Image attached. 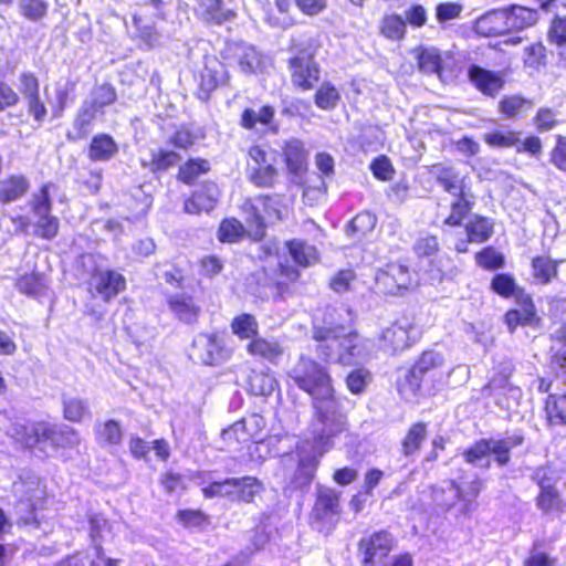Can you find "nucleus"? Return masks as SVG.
<instances>
[{"mask_svg": "<svg viewBox=\"0 0 566 566\" xmlns=\"http://www.w3.org/2000/svg\"><path fill=\"white\" fill-rule=\"evenodd\" d=\"M321 458L315 452L313 457L300 459L298 467L291 482L294 489L303 490L311 485Z\"/></svg>", "mask_w": 566, "mask_h": 566, "instance_id": "obj_33", "label": "nucleus"}, {"mask_svg": "<svg viewBox=\"0 0 566 566\" xmlns=\"http://www.w3.org/2000/svg\"><path fill=\"white\" fill-rule=\"evenodd\" d=\"M149 155V159L144 160L143 166L153 172L166 171L181 160L179 154L164 148L153 149Z\"/></svg>", "mask_w": 566, "mask_h": 566, "instance_id": "obj_34", "label": "nucleus"}, {"mask_svg": "<svg viewBox=\"0 0 566 566\" xmlns=\"http://www.w3.org/2000/svg\"><path fill=\"white\" fill-rule=\"evenodd\" d=\"M289 67L293 85L302 91L312 90L319 80V67L310 48L296 51L289 60Z\"/></svg>", "mask_w": 566, "mask_h": 566, "instance_id": "obj_8", "label": "nucleus"}, {"mask_svg": "<svg viewBox=\"0 0 566 566\" xmlns=\"http://www.w3.org/2000/svg\"><path fill=\"white\" fill-rule=\"evenodd\" d=\"M134 25L137 29L138 38L142 41V45L145 49H153L160 44V34L151 25H144L140 17L133 15Z\"/></svg>", "mask_w": 566, "mask_h": 566, "instance_id": "obj_57", "label": "nucleus"}, {"mask_svg": "<svg viewBox=\"0 0 566 566\" xmlns=\"http://www.w3.org/2000/svg\"><path fill=\"white\" fill-rule=\"evenodd\" d=\"M115 99H116V92L111 85L103 84V85L96 87L93 93V106L92 107L94 109L91 113H88V109L84 111L83 116L87 115L88 118L83 119V124L85 122H90L94 117L96 108H102L104 106H107V105L114 103Z\"/></svg>", "mask_w": 566, "mask_h": 566, "instance_id": "obj_50", "label": "nucleus"}, {"mask_svg": "<svg viewBox=\"0 0 566 566\" xmlns=\"http://www.w3.org/2000/svg\"><path fill=\"white\" fill-rule=\"evenodd\" d=\"M339 514V494L326 486H318L316 501L310 515V523L319 533L328 534Z\"/></svg>", "mask_w": 566, "mask_h": 566, "instance_id": "obj_7", "label": "nucleus"}, {"mask_svg": "<svg viewBox=\"0 0 566 566\" xmlns=\"http://www.w3.org/2000/svg\"><path fill=\"white\" fill-rule=\"evenodd\" d=\"M263 418L259 415L234 422L230 428L223 430L224 439L234 438L239 442L258 439L260 429L263 427Z\"/></svg>", "mask_w": 566, "mask_h": 566, "instance_id": "obj_21", "label": "nucleus"}, {"mask_svg": "<svg viewBox=\"0 0 566 566\" xmlns=\"http://www.w3.org/2000/svg\"><path fill=\"white\" fill-rule=\"evenodd\" d=\"M14 490L21 495V501H25L32 510H36L38 502L44 495V489L38 479L14 483Z\"/></svg>", "mask_w": 566, "mask_h": 566, "instance_id": "obj_39", "label": "nucleus"}, {"mask_svg": "<svg viewBox=\"0 0 566 566\" xmlns=\"http://www.w3.org/2000/svg\"><path fill=\"white\" fill-rule=\"evenodd\" d=\"M483 140L492 148H511L517 146L518 133L509 129H495L485 133Z\"/></svg>", "mask_w": 566, "mask_h": 566, "instance_id": "obj_41", "label": "nucleus"}, {"mask_svg": "<svg viewBox=\"0 0 566 566\" xmlns=\"http://www.w3.org/2000/svg\"><path fill=\"white\" fill-rule=\"evenodd\" d=\"M380 32L390 40H400L406 33V21L398 14L386 15L381 21Z\"/></svg>", "mask_w": 566, "mask_h": 566, "instance_id": "obj_52", "label": "nucleus"}, {"mask_svg": "<svg viewBox=\"0 0 566 566\" xmlns=\"http://www.w3.org/2000/svg\"><path fill=\"white\" fill-rule=\"evenodd\" d=\"M286 247L293 261L302 268H308L318 261L317 249L303 240H291L286 242Z\"/></svg>", "mask_w": 566, "mask_h": 566, "instance_id": "obj_29", "label": "nucleus"}, {"mask_svg": "<svg viewBox=\"0 0 566 566\" xmlns=\"http://www.w3.org/2000/svg\"><path fill=\"white\" fill-rule=\"evenodd\" d=\"M430 174L443 190L452 197L471 189L468 177L462 176L453 167L436 164L431 166Z\"/></svg>", "mask_w": 566, "mask_h": 566, "instance_id": "obj_14", "label": "nucleus"}, {"mask_svg": "<svg viewBox=\"0 0 566 566\" xmlns=\"http://www.w3.org/2000/svg\"><path fill=\"white\" fill-rule=\"evenodd\" d=\"M289 376L301 390L312 397V400L335 391L326 368L310 357L301 356L289 371Z\"/></svg>", "mask_w": 566, "mask_h": 566, "instance_id": "obj_4", "label": "nucleus"}, {"mask_svg": "<svg viewBox=\"0 0 566 566\" xmlns=\"http://www.w3.org/2000/svg\"><path fill=\"white\" fill-rule=\"evenodd\" d=\"M263 489V483L254 476L235 478L234 501L251 503Z\"/></svg>", "mask_w": 566, "mask_h": 566, "instance_id": "obj_37", "label": "nucleus"}, {"mask_svg": "<svg viewBox=\"0 0 566 566\" xmlns=\"http://www.w3.org/2000/svg\"><path fill=\"white\" fill-rule=\"evenodd\" d=\"M272 197H259L253 202H247L244 209L247 212V233L253 239L259 240L264 234L265 228V216L261 208H266L270 203H273Z\"/></svg>", "mask_w": 566, "mask_h": 566, "instance_id": "obj_17", "label": "nucleus"}, {"mask_svg": "<svg viewBox=\"0 0 566 566\" xmlns=\"http://www.w3.org/2000/svg\"><path fill=\"white\" fill-rule=\"evenodd\" d=\"M355 280L356 275L353 270H340L331 279L329 286L336 293H344L350 289Z\"/></svg>", "mask_w": 566, "mask_h": 566, "instance_id": "obj_64", "label": "nucleus"}, {"mask_svg": "<svg viewBox=\"0 0 566 566\" xmlns=\"http://www.w3.org/2000/svg\"><path fill=\"white\" fill-rule=\"evenodd\" d=\"M394 547V538L386 531L375 532L359 541L358 551L363 556V566H381Z\"/></svg>", "mask_w": 566, "mask_h": 566, "instance_id": "obj_10", "label": "nucleus"}, {"mask_svg": "<svg viewBox=\"0 0 566 566\" xmlns=\"http://www.w3.org/2000/svg\"><path fill=\"white\" fill-rule=\"evenodd\" d=\"M469 77L480 92L489 96H495L504 85V81L499 74L478 65H472L469 69Z\"/></svg>", "mask_w": 566, "mask_h": 566, "instance_id": "obj_20", "label": "nucleus"}, {"mask_svg": "<svg viewBox=\"0 0 566 566\" xmlns=\"http://www.w3.org/2000/svg\"><path fill=\"white\" fill-rule=\"evenodd\" d=\"M285 164L289 172L297 175L305 168L307 154L304 144L298 139H291L284 146Z\"/></svg>", "mask_w": 566, "mask_h": 566, "instance_id": "obj_32", "label": "nucleus"}, {"mask_svg": "<svg viewBox=\"0 0 566 566\" xmlns=\"http://www.w3.org/2000/svg\"><path fill=\"white\" fill-rule=\"evenodd\" d=\"M481 488L482 482L478 478L472 480H465L464 478H460L457 481L451 480L448 482L446 490L449 496L443 500L442 504L450 510L458 503L460 513L468 514L474 509V501Z\"/></svg>", "mask_w": 566, "mask_h": 566, "instance_id": "obj_9", "label": "nucleus"}, {"mask_svg": "<svg viewBox=\"0 0 566 566\" xmlns=\"http://www.w3.org/2000/svg\"><path fill=\"white\" fill-rule=\"evenodd\" d=\"M545 409L551 423H566V395H549L546 400Z\"/></svg>", "mask_w": 566, "mask_h": 566, "instance_id": "obj_51", "label": "nucleus"}, {"mask_svg": "<svg viewBox=\"0 0 566 566\" xmlns=\"http://www.w3.org/2000/svg\"><path fill=\"white\" fill-rule=\"evenodd\" d=\"M231 328L241 339L254 338L259 332V324L251 314H241L233 318Z\"/></svg>", "mask_w": 566, "mask_h": 566, "instance_id": "obj_46", "label": "nucleus"}, {"mask_svg": "<svg viewBox=\"0 0 566 566\" xmlns=\"http://www.w3.org/2000/svg\"><path fill=\"white\" fill-rule=\"evenodd\" d=\"M274 117V108L272 106H262L259 111L247 108L241 115V125L247 129H252L256 124L268 125Z\"/></svg>", "mask_w": 566, "mask_h": 566, "instance_id": "obj_42", "label": "nucleus"}, {"mask_svg": "<svg viewBox=\"0 0 566 566\" xmlns=\"http://www.w3.org/2000/svg\"><path fill=\"white\" fill-rule=\"evenodd\" d=\"M87 411L85 402L77 398L63 399V412L66 420L78 422Z\"/></svg>", "mask_w": 566, "mask_h": 566, "instance_id": "obj_60", "label": "nucleus"}, {"mask_svg": "<svg viewBox=\"0 0 566 566\" xmlns=\"http://www.w3.org/2000/svg\"><path fill=\"white\" fill-rule=\"evenodd\" d=\"M492 290L503 297L513 295L516 283L512 275L506 273L496 274L491 283Z\"/></svg>", "mask_w": 566, "mask_h": 566, "instance_id": "obj_62", "label": "nucleus"}, {"mask_svg": "<svg viewBox=\"0 0 566 566\" xmlns=\"http://www.w3.org/2000/svg\"><path fill=\"white\" fill-rule=\"evenodd\" d=\"M560 261L552 260L549 256H535L532 260V273L541 284H547L557 277Z\"/></svg>", "mask_w": 566, "mask_h": 566, "instance_id": "obj_36", "label": "nucleus"}, {"mask_svg": "<svg viewBox=\"0 0 566 566\" xmlns=\"http://www.w3.org/2000/svg\"><path fill=\"white\" fill-rule=\"evenodd\" d=\"M277 171L273 161L262 166H249V178L258 187H271L274 185Z\"/></svg>", "mask_w": 566, "mask_h": 566, "instance_id": "obj_47", "label": "nucleus"}, {"mask_svg": "<svg viewBox=\"0 0 566 566\" xmlns=\"http://www.w3.org/2000/svg\"><path fill=\"white\" fill-rule=\"evenodd\" d=\"M250 355L275 363L283 355L281 344L273 338L254 337L247 346Z\"/></svg>", "mask_w": 566, "mask_h": 566, "instance_id": "obj_24", "label": "nucleus"}, {"mask_svg": "<svg viewBox=\"0 0 566 566\" xmlns=\"http://www.w3.org/2000/svg\"><path fill=\"white\" fill-rule=\"evenodd\" d=\"M169 310L175 316L187 324H192L197 321L200 313V307L195 303L193 298L186 294H174L167 300Z\"/></svg>", "mask_w": 566, "mask_h": 566, "instance_id": "obj_22", "label": "nucleus"}, {"mask_svg": "<svg viewBox=\"0 0 566 566\" xmlns=\"http://www.w3.org/2000/svg\"><path fill=\"white\" fill-rule=\"evenodd\" d=\"M54 184L46 182L38 191L33 192L29 206L34 218L33 228L34 235L52 240L57 235L60 221L57 217L52 214L51 190Z\"/></svg>", "mask_w": 566, "mask_h": 566, "instance_id": "obj_5", "label": "nucleus"}, {"mask_svg": "<svg viewBox=\"0 0 566 566\" xmlns=\"http://www.w3.org/2000/svg\"><path fill=\"white\" fill-rule=\"evenodd\" d=\"M17 287L21 293L40 296L43 294L46 284L44 277L38 273L25 274L17 281Z\"/></svg>", "mask_w": 566, "mask_h": 566, "instance_id": "obj_55", "label": "nucleus"}, {"mask_svg": "<svg viewBox=\"0 0 566 566\" xmlns=\"http://www.w3.org/2000/svg\"><path fill=\"white\" fill-rule=\"evenodd\" d=\"M465 229L469 242L482 243L493 233L492 222L484 217H475L467 224Z\"/></svg>", "mask_w": 566, "mask_h": 566, "instance_id": "obj_43", "label": "nucleus"}, {"mask_svg": "<svg viewBox=\"0 0 566 566\" xmlns=\"http://www.w3.org/2000/svg\"><path fill=\"white\" fill-rule=\"evenodd\" d=\"M118 151L117 144L112 136L98 134L93 137L88 147V157L94 161H107Z\"/></svg>", "mask_w": 566, "mask_h": 566, "instance_id": "obj_28", "label": "nucleus"}, {"mask_svg": "<svg viewBox=\"0 0 566 566\" xmlns=\"http://www.w3.org/2000/svg\"><path fill=\"white\" fill-rule=\"evenodd\" d=\"M443 363L444 358L442 354L430 350L424 352L418 361L413 365V367L424 377H434L436 375H439V382L444 384L453 369L448 371H439V369L443 366Z\"/></svg>", "mask_w": 566, "mask_h": 566, "instance_id": "obj_23", "label": "nucleus"}, {"mask_svg": "<svg viewBox=\"0 0 566 566\" xmlns=\"http://www.w3.org/2000/svg\"><path fill=\"white\" fill-rule=\"evenodd\" d=\"M473 205L474 195L471 189L463 193L453 196V200L451 201V213L446 219L444 223L453 227L460 226L462 220L471 211Z\"/></svg>", "mask_w": 566, "mask_h": 566, "instance_id": "obj_31", "label": "nucleus"}, {"mask_svg": "<svg viewBox=\"0 0 566 566\" xmlns=\"http://www.w3.org/2000/svg\"><path fill=\"white\" fill-rule=\"evenodd\" d=\"M427 437V426L423 422L415 423L408 431L402 441V452L405 455H413L420 448Z\"/></svg>", "mask_w": 566, "mask_h": 566, "instance_id": "obj_45", "label": "nucleus"}, {"mask_svg": "<svg viewBox=\"0 0 566 566\" xmlns=\"http://www.w3.org/2000/svg\"><path fill=\"white\" fill-rule=\"evenodd\" d=\"M49 9L44 0H19L20 13L28 20L36 22L46 15Z\"/></svg>", "mask_w": 566, "mask_h": 566, "instance_id": "obj_56", "label": "nucleus"}, {"mask_svg": "<svg viewBox=\"0 0 566 566\" xmlns=\"http://www.w3.org/2000/svg\"><path fill=\"white\" fill-rule=\"evenodd\" d=\"M90 285L93 294L108 302L125 290L126 280L116 271L104 270L92 275Z\"/></svg>", "mask_w": 566, "mask_h": 566, "instance_id": "obj_12", "label": "nucleus"}, {"mask_svg": "<svg viewBox=\"0 0 566 566\" xmlns=\"http://www.w3.org/2000/svg\"><path fill=\"white\" fill-rule=\"evenodd\" d=\"M95 434L98 444L103 448L117 447L123 439L122 427L113 419L96 422Z\"/></svg>", "mask_w": 566, "mask_h": 566, "instance_id": "obj_30", "label": "nucleus"}, {"mask_svg": "<svg viewBox=\"0 0 566 566\" xmlns=\"http://www.w3.org/2000/svg\"><path fill=\"white\" fill-rule=\"evenodd\" d=\"M500 112L506 118H514L531 108V102L520 95L504 96L499 105Z\"/></svg>", "mask_w": 566, "mask_h": 566, "instance_id": "obj_49", "label": "nucleus"}, {"mask_svg": "<svg viewBox=\"0 0 566 566\" xmlns=\"http://www.w3.org/2000/svg\"><path fill=\"white\" fill-rule=\"evenodd\" d=\"M7 434L24 448H35L46 452L52 449L77 446L81 441L76 430L69 426L51 427L45 422L30 424L12 423Z\"/></svg>", "mask_w": 566, "mask_h": 566, "instance_id": "obj_3", "label": "nucleus"}, {"mask_svg": "<svg viewBox=\"0 0 566 566\" xmlns=\"http://www.w3.org/2000/svg\"><path fill=\"white\" fill-rule=\"evenodd\" d=\"M418 67L427 74H437L439 77L442 72V55L437 48H420L417 50Z\"/></svg>", "mask_w": 566, "mask_h": 566, "instance_id": "obj_35", "label": "nucleus"}, {"mask_svg": "<svg viewBox=\"0 0 566 566\" xmlns=\"http://www.w3.org/2000/svg\"><path fill=\"white\" fill-rule=\"evenodd\" d=\"M247 230L235 218L224 219L218 230V239L221 242L234 243L243 238Z\"/></svg>", "mask_w": 566, "mask_h": 566, "instance_id": "obj_48", "label": "nucleus"}, {"mask_svg": "<svg viewBox=\"0 0 566 566\" xmlns=\"http://www.w3.org/2000/svg\"><path fill=\"white\" fill-rule=\"evenodd\" d=\"M474 30L483 36H499L507 31L504 9L491 10L475 20Z\"/></svg>", "mask_w": 566, "mask_h": 566, "instance_id": "obj_18", "label": "nucleus"}, {"mask_svg": "<svg viewBox=\"0 0 566 566\" xmlns=\"http://www.w3.org/2000/svg\"><path fill=\"white\" fill-rule=\"evenodd\" d=\"M196 13L205 22L214 24H221L235 15L227 0H197Z\"/></svg>", "mask_w": 566, "mask_h": 566, "instance_id": "obj_16", "label": "nucleus"}, {"mask_svg": "<svg viewBox=\"0 0 566 566\" xmlns=\"http://www.w3.org/2000/svg\"><path fill=\"white\" fill-rule=\"evenodd\" d=\"M541 492L537 496V506L543 512H551L559 506L558 492L549 483H546L544 479L538 481Z\"/></svg>", "mask_w": 566, "mask_h": 566, "instance_id": "obj_54", "label": "nucleus"}, {"mask_svg": "<svg viewBox=\"0 0 566 566\" xmlns=\"http://www.w3.org/2000/svg\"><path fill=\"white\" fill-rule=\"evenodd\" d=\"M377 223V218L369 211H364L356 214L352 221L350 227L355 233L366 234L374 230Z\"/></svg>", "mask_w": 566, "mask_h": 566, "instance_id": "obj_63", "label": "nucleus"}, {"mask_svg": "<svg viewBox=\"0 0 566 566\" xmlns=\"http://www.w3.org/2000/svg\"><path fill=\"white\" fill-rule=\"evenodd\" d=\"M376 284L384 293L395 295L411 285V274L408 266L390 263L377 273Z\"/></svg>", "mask_w": 566, "mask_h": 566, "instance_id": "obj_11", "label": "nucleus"}, {"mask_svg": "<svg viewBox=\"0 0 566 566\" xmlns=\"http://www.w3.org/2000/svg\"><path fill=\"white\" fill-rule=\"evenodd\" d=\"M370 380L371 375L369 370L365 368H357L349 373L346 378V385L352 394L359 395L365 390Z\"/></svg>", "mask_w": 566, "mask_h": 566, "instance_id": "obj_59", "label": "nucleus"}, {"mask_svg": "<svg viewBox=\"0 0 566 566\" xmlns=\"http://www.w3.org/2000/svg\"><path fill=\"white\" fill-rule=\"evenodd\" d=\"M535 317V307L531 300L523 303L521 308L511 310L505 314V323L513 332L520 325H531Z\"/></svg>", "mask_w": 566, "mask_h": 566, "instance_id": "obj_38", "label": "nucleus"}, {"mask_svg": "<svg viewBox=\"0 0 566 566\" xmlns=\"http://www.w3.org/2000/svg\"><path fill=\"white\" fill-rule=\"evenodd\" d=\"M210 169L209 161L201 158L189 159L180 166L178 179L187 185H191L202 174Z\"/></svg>", "mask_w": 566, "mask_h": 566, "instance_id": "obj_44", "label": "nucleus"}, {"mask_svg": "<svg viewBox=\"0 0 566 566\" xmlns=\"http://www.w3.org/2000/svg\"><path fill=\"white\" fill-rule=\"evenodd\" d=\"M339 99V93L331 83H323L315 94V104L321 109H333Z\"/></svg>", "mask_w": 566, "mask_h": 566, "instance_id": "obj_58", "label": "nucleus"}, {"mask_svg": "<svg viewBox=\"0 0 566 566\" xmlns=\"http://www.w3.org/2000/svg\"><path fill=\"white\" fill-rule=\"evenodd\" d=\"M476 263L488 270L502 268L504 264L503 255L493 248H485L475 255Z\"/></svg>", "mask_w": 566, "mask_h": 566, "instance_id": "obj_61", "label": "nucleus"}, {"mask_svg": "<svg viewBox=\"0 0 566 566\" xmlns=\"http://www.w3.org/2000/svg\"><path fill=\"white\" fill-rule=\"evenodd\" d=\"M424 378L426 377L412 366L398 385V390L401 397L408 401L416 399L420 392Z\"/></svg>", "mask_w": 566, "mask_h": 566, "instance_id": "obj_40", "label": "nucleus"}, {"mask_svg": "<svg viewBox=\"0 0 566 566\" xmlns=\"http://www.w3.org/2000/svg\"><path fill=\"white\" fill-rule=\"evenodd\" d=\"M313 338L317 343L319 358L340 365H357L367 360L373 350L371 340L344 326L315 327Z\"/></svg>", "mask_w": 566, "mask_h": 566, "instance_id": "obj_1", "label": "nucleus"}, {"mask_svg": "<svg viewBox=\"0 0 566 566\" xmlns=\"http://www.w3.org/2000/svg\"><path fill=\"white\" fill-rule=\"evenodd\" d=\"M524 441V437L520 432H515L503 439H490V453H493L495 461L500 467H504L510 462V451L513 448L521 446Z\"/></svg>", "mask_w": 566, "mask_h": 566, "instance_id": "obj_27", "label": "nucleus"}, {"mask_svg": "<svg viewBox=\"0 0 566 566\" xmlns=\"http://www.w3.org/2000/svg\"><path fill=\"white\" fill-rule=\"evenodd\" d=\"M411 328L412 325L408 318L398 319L385 328L380 336L384 348L396 353L409 347Z\"/></svg>", "mask_w": 566, "mask_h": 566, "instance_id": "obj_15", "label": "nucleus"}, {"mask_svg": "<svg viewBox=\"0 0 566 566\" xmlns=\"http://www.w3.org/2000/svg\"><path fill=\"white\" fill-rule=\"evenodd\" d=\"M506 13L507 31H520L534 25L538 20V13L534 9L521 6H512L504 9Z\"/></svg>", "mask_w": 566, "mask_h": 566, "instance_id": "obj_26", "label": "nucleus"}, {"mask_svg": "<svg viewBox=\"0 0 566 566\" xmlns=\"http://www.w3.org/2000/svg\"><path fill=\"white\" fill-rule=\"evenodd\" d=\"M231 52L243 73L252 74L262 69L264 57L253 45L235 43L231 46Z\"/></svg>", "mask_w": 566, "mask_h": 566, "instance_id": "obj_19", "label": "nucleus"}, {"mask_svg": "<svg viewBox=\"0 0 566 566\" xmlns=\"http://www.w3.org/2000/svg\"><path fill=\"white\" fill-rule=\"evenodd\" d=\"M231 356L232 349L227 345L224 336L219 333H199L192 340L190 357L200 364L220 366Z\"/></svg>", "mask_w": 566, "mask_h": 566, "instance_id": "obj_6", "label": "nucleus"}, {"mask_svg": "<svg viewBox=\"0 0 566 566\" xmlns=\"http://www.w3.org/2000/svg\"><path fill=\"white\" fill-rule=\"evenodd\" d=\"M313 409L311 432L314 440V451L318 453V457H323L334 448L335 439L347 430V417L342 411L335 391L332 395L313 400Z\"/></svg>", "mask_w": 566, "mask_h": 566, "instance_id": "obj_2", "label": "nucleus"}, {"mask_svg": "<svg viewBox=\"0 0 566 566\" xmlns=\"http://www.w3.org/2000/svg\"><path fill=\"white\" fill-rule=\"evenodd\" d=\"M219 198L220 190L217 184L211 181L203 182L193 191L192 196L185 201V211L191 214L210 212L216 208Z\"/></svg>", "mask_w": 566, "mask_h": 566, "instance_id": "obj_13", "label": "nucleus"}, {"mask_svg": "<svg viewBox=\"0 0 566 566\" xmlns=\"http://www.w3.org/2000/svg\"><path fill=\"white\" fill-rule=\"evenodd\" d=\"M30 182L23 175H12L0 180V201L9 203L22 198L29 190Z\"/></svg>", "mask_w": 566, "mask_h": 566, "instance_id": "obj_25", "label": "nucleus"}, {"mask_svg": "<svg viewBox=\"0 0 566 566\" xmlns=\"http://www.w3.org/2000/svg\"><path fill=\"white\" fill-rule=\"evenodd\" d=\"M250 390L255 396H269L276 386L275 378L268 373H254L249 380Z\"/></svg>", "mask_w": 566, "mask_h": 566, "instance_id": "obj_53", "label": "nucleus"}]
</instances>
